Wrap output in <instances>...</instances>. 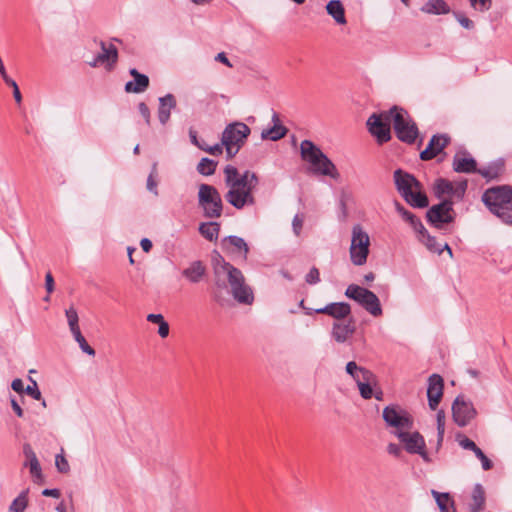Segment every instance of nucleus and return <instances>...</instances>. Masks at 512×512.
Wrapping results in <instances>:
<instances>
[{
  "mask_svg": "<svg viewBox=\"0 0 512 512\" xmlns=\"http://www.w3.org/2000/svg\"><path fill=\"white\" fill-rule=\"evenodd\" d=\"M214 289L213 300L223 306L228 299L225 291L230 288L233 298L240 304L251 305L254 302L252 288L246 283L242 271L226 261L220 254L213 258Z\"/></svg>",
  "mask_w": 512,
  "mask_h": 512,
  "instance_id": "f257e3e1",
  "label": "nucleus"
},
{
  "mask_svg": "<svg viewBox=\"0 0 512 512\" xmlns=\"http://www.w3.org/2000/svg\"><path fill=\"white\" fill-rule=\"evenodd\" d=\"M223 172L225 185L229 188L225 194L226 201L238 210L255 205L253 191L258 185L257 175L249 170L241 174L235 166L230 164L225 166Z\"/></svg>",
  "mask_w": 512,
  "mask_h": 512,
  "instance_id": "f03ea898",
  "label": "nucleus"
},
{
  "mask_svg": "<svg viewBox=\"0 0 512 512\" xmlns=\"http://www.w3.org/2000/svg\"><path fill=\"white\" fill-rule=\"evenodd\" d=\"M482 201L489 211L503 223L512 225L511 186L502 185L487 189L482 195Z\"/></svg>",
  "mask_w": 512,
  "mask_h": 512,
  "instance_id": "7ed1b4c3",
  "label": "nucleus"
},
{
  "mask_svg": "<svg viewBox=\"0 0 512 512\" xmlns=\"http://www.w3.org/2000/svg\"><path fill=\"white\" fill-rule=\"evenodd\" d=\"M394 183L400 196L412 207L426 208L429 204L428 197L423 192V185L414 175L397 169L393 174Z\"/></svg>",
  "mask_w": 512,
  "mask_h": 512,
  "instance_id": "20e7f679",
  "label": "nucleus"
},
{
  "mask_svg": "<svg viewBox=\"0 0 512 512\" xmlns=\"http://www.w3.org/2000/svg\"><path fill=\"white\" fill-rule=\"evenodd\" d=\"M300 154L304 161L309 162L314 171L320 175L329 176L338 180L340 174L334 163L310 140H303L300 144Z\"/></svg>",
  "mask_w": 512,
  "mask_h": 512,
  "instance_id": "39448f33",
  "label": "nucleus"
},
{
  "mask_svg": "<svg viewBox=\"0 0 512 512\" xmlns=\"http://www.w3.org/2000/svg\"><path fill=\"white\" fill-rule=\"evenodd\" d=\"M393 120V128L397 138L407 144H413L418 137L419 130L406 110L393 106L389 110Z\"/></svg>",
  "mask_w": 512,
  "mask_h": 512,
  "instance_id": "423d86ee",
  "label": "nucleus"
},
{
  "mask_svg": "<svg viewBox=\"0 0 512 512\" xmlns=\"http://www.w3.org/2000/svg\"><path fill=\"white\" fill-rule=\"evenodd\" d=\"M198 204L206 218H219L223 212V202L219 191L212 185L200 184Z\"/></svg>",
  "mask_w": 512,
  "mask_h": 512,
  "instance_id": "0eeeda50",
  "label": "nucleus"
},
{
  "mask_svg": "<svg viewBox=\"0 0 512 512\" xmlns=\"http://www.w3.org/2000/svg\"><path fill=\"white\" fill-rule=\"evenodd\" d=\"M345 296L357 302L372 316L382 315L380 300L374 292L359 285L350 284L345 290Z\"/></svg>",
  "mask_w": 512,
  "mask_h": 512,
  "instance_id": "6e6552de",
  "label": "nucleus"
},
{
  "mask_svg": "<svg viewBox=\"0 0 512 512\" xmlns=\"http://www.w3.org/2000/svg\"><path fill=\"white\" fill-rule=\"evenodd\" d=\"M370 239L360 225L353 226L350 245V258L354 265L362 266L369 255Z\"/></svg>",
  "mask_w": 512,
  "mask_h": 512,
  "instance_id": "1a4fd4ad",
  "label": "nucleus"
},
{
  "mask_svg": "<svg viewBox=\"0 0 512 512\" xmlns=\"http://www.w3.org/2000/svg\"><path fill=\"white\" fill-rule=\"evenodd\" d=\"M394 434L404 445V449L407 453L419 455L426 463L432 462V459L426 451L425 439L419 432L397 430Z\"/></svg>",
  "mask_w": 512,
  "mask_h": 512,
  "instance_id": "9d476101",
  "label": "nucleus"
},
{
  "mask_svg": "<svg viewBox=\"0 0 512 512\" xmlns=\"http://www.w3.org/2000/svg\"><path fill=\"white\" fill-rule=\"evenodd\" d=\"M426 218L431 226L442 229L445 224H450L455 220L453 202L444 199L440 203L431 206L426 212Z\"/></svg>",
  "mask_w": 512,
  "mask_h": 512,
  "instance_id": "9b49d317",
  "label": "nucleus"
},
{
  "mask_svg": "<svg viewBox=\"0 0 512 512\" xmlns=\"http://www.w3.org/2000/svg\"><path fill=\"white\" fill-rule=\"evenodd\" d=\"M392 120L389 111L381 114H372L367 120L368 131L373 135L379 144L388 142L391 139L389 121Z\"/></svg>",
  "mask_w": 512,
  "mask_h": 512,
  "instance_id": "f8f14e48",
  "label": "nucleus"
},
{
  "mask_svg": "<svg viewBox=\"0 0 512 512\" xmlns=\"http://www.w3.org/2000/svg\"><path fill=\"white\" fill-rule=\"evenodd\" d=\"M476 415L477 411L470 400L466 399L463 395L455 398L452 404V416L454 422L459 427L467 426Z\"/></svg>",
  "mask_w": 512,
  "mask_h": 512,
  "instance_id": "ddd939ff",
  "label": "nucleus"
},
{
  "mask_svg": "<svg viewBox=\"0 0 512 512\" xmlns=\"http://www.w3.org/2000/svg\"><path fill=\"white\" fill-rule=\"evenodd\" d=\"M382 416L388 426L397 428V430H410L413 427V419L410 414L398 406H386Z\"/></svg>",
  "mask_w": 512,
  "mask_h": 512,
  "instance_id": "4468645a",
  "label": "nucleus"
},
{
  "mask_svg": "<svg viewBox=\"0 0 512 512\" xmlns=\"http://www.w3.org/2000/svg\"><path fill=\"white\" fill-rule=\"evenodd\" d=\"M250 133L251 129L243 122L229 123L222 132L223 144H233L241 148Z\"/></svg>",
  "mask_w": 512,
  "mask_h": 512,
  "instance_id": "2eb2a0df",
  "label": "nucleus"
},
{
  "mask_svg": "<svg viewBox=\"0 0 512 512\" xmlns=\"http://www.w3.org/2000/svg\"><path fill=\"white\" fill-rule=\"evenodd\" d=\"M450 138L447 134H435L431 137L427 147L420 153V159L428 161L439 155L449 144Z\"/></svg>",
  "mask_w": 512,
  "mask_h": 512,
  "instance_id": "dca6fc26",
  "label": "nucleus"
},
{
  "mask_svg": "<svg viewBox=\"0 0 512 512\" xmlns=\"http://www.w3.org/2000/svg\"><path fill=\"white\" fill-rule=\"evenodd\" d=\"M444 382L438 374H432L428 378L427 398L430 409L436 410L443 395Z\"/></svg>",
  "mask_w": 512,
  "mask_h": 512,
  "instance_id": "f3484780",
  "label": "nucleus"
},
{
  "mask_svg": "<svg viewBox=\"0 0 512 512\" xmlns=\"http://www.w3.org/2000/svg\"><path fill=\"white\" fill-rule=\"evenodd\" d=\"M23 454L26 458L25 462L23 463V466L29 468L30 475L35 483H42L44 481L42 469L36 456V453L34 452L29 443H25L23 445Z\"/></svg>",
  "mask_w": 512,
  "mask_h": 512,
  "instance_id": "a211bd4d",
  "label": "nucleus"
},
{
  "mask_svg": "<svg viewBox=\"0 0 512 512\" xmlns=\"http://www.w3.org/2000/svg\"><path fill=\"white\" fill-rule=\"evenodd\" d=\"M222 248L231 254H238L244 261L247 260L249 247L246 241L239 236L230 235L222 240Z\"/></svg>",
  "mask_w": 512,
  "mask_h": 512,
  "instance_id": "6ab92c4d",
  "label": "nucleus"
},
{
  "mask_svg": "<svg viewBox=\"0 0 512 512\" xmlns=\"http://www.w3.org/2000/svg\"><path fill=\"white\" fill-rule=\"evenodd\" d=\"M317 314H326L336 320H343L351 314V306L346 302H332L322 308L315 309Z\"/></svg>",
  "mask_w": 512,
  "mask_h": 512,
  "instance_id": "aec40b11",
  "label": "nucleus"
},
{
  "mask_svg": "<svg viewBox=\"0 0 512 512\" xmlns=\"http://www.w3.org/2000/svg\"><path fill=\"white\" fill-rule=\"evenodd\" d=\"M452 165L453 170L457 173H474L478 171L476 160L467 151L456 153Z\"/></svg>",
  "mask_w": 512,
  "mask_h": 512,
  "instance_id": "412c9836",
  "label": "nucleus"
},
{
  "mask_svg": "<svg viewBox=\"0 0 512 512\" xmlns=\"http://www.w3.org/2000/svg\"><path fill=\"white\" fill-rule=\"evenodd\" d=\"M355 330L354 320L350 318L347 323L334 322L331 335L337 343H344L355 333Z\"/></svg>",
  "mask_w": 512,
  "mask_h": 512,
  "instance_id": "4be33fe9",
  "label": "nucleus"
},
{
  "mask_svg": "<svg viewBox=\"0 0 512 512\" xmlns=\"http://www.w3.org/2000/svg\"><path fill=\"white\" fill-rule=\"evenodd\" d=\"M158 119L162 125H166L170 120L171 111L175 109L177 105L176 97L168 93L165 96L159 97L158 99Z\"/></svg>",
  "mask_w": 512,
  "mask_h": 512,
  "instance_id": "5701e85b",
  "label": "nucleus"
},
{
  "mask_svg": "<svg viewBox=\"0 0 512 512\" xmlns=\"http://www.w3.org/2000/svg\"><path fill=\"white\" fill-rule=\"evenodd\" d=\"M100 45H101L102 52L99 53L93 59V61H90L88 64L91 67H97L98 65H100L106 61H111L112 63H116L117 58H118L117 48L113 44L106 46L105 42H103V41L100 42Z\"/></svg>",
  "mask_w": 512,
  "mask_h": 512,
  "instance_id": "b1692460",
  "label": "nucleus"
},
{
  "mask_svg": "<svg viewBox=\"0 0 512 512\" xmlns=\"http://www.w3.org/2000/svg\"><path fill=\"white\" fill-rule=\"evenodd\" d=\"M182 275L193 284L202 281L206 275V267L201 261H193L187 268L183 269Z\"/></svg>",
  "mask_w": 512,
  "mask_h": 512,
  "instance_id": "393cba45",
  "label": "nucleus"
},
{
  "mask_svg": "<svg viewBox=\"0 0 512 512\" xmlns=\"http://www.w3.org/2000/svg\"><path fill=\"white\" fill-rule=\"evenodd\" d=\"M272 120L274 122L273 127L264 129L261 132V138L264 140L269 139L271 141H278L286 136L288 129L279 123L277 113H273Z\"/></svg>",
  "mask_w": 512,
  "mask_h": 512,
  "instance_id": "a878e982",
  "label": "nucleus"
},
{
  "mask_svg": "<svg viewBox=\"0 0 512 512\" xmlns=\"http://www.w3.org/2000/svg\"><path fill=\"white\" fill-rule=\"evenodd\" d=\"M345 371L353 378L356 384L362 380H374V374L370 370L358 366L355 361L348 362L346 364Z\"/></svg>",
  "mask_w": 512,
  "mask_h": 512,
  "instance_id": "bb28decb",
  "label": "nucleus"
},
{
  "mask_svg": "<svg viewBox=\"0 0 512 512\" xmlns=\"http://www.w3.org/2000/svg\"><path fill=\"white\" fill-rule=\"evenodd\" d=\"M326 12L337 24L344 25L347 23L345 9L340 0H330L326 4Z\"/></svg>",
  "mask_w": 512,
  "mask_h": 512,
  "instance_id": "cd10ccee",
  "label": "nucleus"
},
{
  "mask_svg": "<svg viewBox=\"0 0 512 512\" xmlns=\"http://www.w3.org/2000/svg\"><path fill=\"white\" fill-rule=\"evenodd\" d=\"M504 171V161L503 159H498L496 161L491 162L485 167H481L478 169L477 173H479L482 177L487 180L497 179Z\"/></svg>",
  "mask_w": 512,
  "mask_h": 512,
  "instance_id": "c85d7f7f",
  "label": "nucleus"
},
{
  "mask_svg": "<svg viewBox=\"0 0 512 512\" xmlns=\"http://www.w3.org/2000/svg\"><path fill=\"white\" fill-rule=\"evenodd\" d=\"M396 211L401 215L404 221L408 222L413 230L418 234L421 230H424V225L421 220L412 212L405 209L399 202H395Z\"/></svg>",
  "mask_w": 512,
  "mask_h": 512,
  "instance_id": "c756f323",
  "label": "nucleus"
},
{
  "mask_svg": "<svg viewBox=\"0 0 512 512\" xmlns=\"http://www.w3.org/2000/svg\"><path fill=\"white\" fill-rule=\"evenodd\" d=\"M421 11L432 15H442L450 13V7L444 0H428Z\"/></svg>",
  "mask_w": 512,
  "mask_h": 512,
  "instance_id": "7c9ffc66",
  "label": "nucleus"
},
{
  "mask_svg": "<svg viewBox=\"0 0 512 512\" xmlns=\"http://www.w3.org/2000/svg\"><path fill=\"white\" fill-rule=\"evenodd\" d=\"M471 499L472 502L469 505L470 512H480L485 505V491L481 484H475Z\"/></svg>",
  "mask_w": 512,
  "mask_h": 512,
  "instance_id": "2f4dec72",
  "label": "nucleus"
},
{
  "mask_svg": "<svg viewBox=\"0 0 512 512\" xmlns=\"http://www.w3.org/2000/svg\"><path fill=\"white\" fill-rule=\"evenodd\" d=\"M149 87V77L145 74L138 75L134 81H128L125 84L127 93H142Z\"/></svg>",
  "mask_w": 512,
  "mask_h": 512,
  "instance_id": "473e14b6",
  "label": "nucleus"
},
{
  "mask_svg": "<svg viewBox=\"0 0 512 512\" xmlns=\"http://www.w3.org/2000/svg\"><path fill=\"white\" fill-rule=\"evenodd\" d=\"M431 493L441 512H455L454 501L449 493H441L436 490H432Z\"/></svg>",
  "mask_w": 512,
  "mask_h": 512,
  "instance_id": "72a5a7b5",
  "label": "nucleus"
},
{
  "mask_svg": "<svg viewBox=\"0 0 512 512\" xmlns=\"http://www.w3.org/2000/svg\"><path fill=\"white\" fill-rule=\"evenodd\" d=\"M418 240L423 243L426 248L433 253L441 254L443 252V249L441 248V244L437 243L435 237L431 236L426 228L424 227V230H421L417 234Z\"/></svg>",
  "mask_w": 512,
  "mask_h": 512,
  "instance_id": "f704fd0d",
  "label": "nucleus"
},
{
  "mask_svg": "<svg viewBox=\"0 0 512 512\" xmlns=\"http://www.w3.org/2000/svg\"><path fill=\"white\" fill-rule=\"evenodd\" d=\"M220 231V225L217 222L201 223L199 226L200 234L209 241L216 240Z\"/></svg>",
  "mask_w": 512,
  "mask_h": 512,
  "instance_id": "c9c22d12",
  "label": "nucleus"
},
{
  "mask_svg": "<svg viewBox=\"0 0 512 512\" xmlns=\"http://www.w3.org/2000/svg\"><path fill=\"white\" fill-rule=\"evenodd\" d=\"M217 164V161L210 159L208 157H203L199 161L196 170L199 174L203 176H210L215 173Z\"/></svg>",
  "mask_w": 512,
  "mask_h": 512,
  "instance_id": "e433bc0d",
  "label": "nucleus"
},
{
  "mask_svg": "<svg viewBox=\"0 0 512 512\" xmlns=\"http://www.w3.org/2000/svg\"><path fill=\"white\" fill-rule=\"evenodd\" d=\"M28 489L23 490L9 506V512H24L28 506Z\"/></svg>",
  "mask_w": 512,
  "mask_h": 512,
  "instance_id": "4c0bfd02",
  "label": "nucleus"
},
{
  "mask_svg": "<svg viewBox=\"0 0 512 512\" xmlns=\"http://www.w3.org/2000/svg\"><path fill=\"white\" fill-rule=\"evenodd\" d=\"M434 193L437 198H442L444 194L454 193V186L446 179H437L434 185Z\"/></svg>",
  "mask_w": 512,
  "mask_h": 512,
  "instance_id": "58836bf2",
  "label": "nucleus"
},
{
  "mask_svg": "<svg viewBox=\"0 0 512 512\" xmlns=\"http://www.w3.org/2000/svg\"><path fill=\"white\" fill-rule=\"evenodd\" d=\"M65 315L67 318L68 326L71 333L77 332L80 330L79 328V317L77 310L71 306L68 309L65 310Z\"/></svg>",
  "mask_w": 512,
  "mask_h": 512,
  "instance_id": "ea45409f",
  "label": "nucleus"
},
{
  "mask_svg": "<svg viewBox=\"0 0 512 512\" xmlns=\"http://www.w3.org/2000/svg\"><path fill=\"white\" fill-rule=\"evenodd\" d=\"M75 341L78 343L82 352L88 354L89 356L95 355V350L87 343L86 339L82 335L81 331H77L72 333Z\"/></svg>",
  "mask_w": 512,
  "mask_h": 512,
  "instance_id": "a19ab883",
  "label": "nucleus"
},
{
  "mask_svg": "<svg viewBox=\"0 0 512 512\" xmlns=\"http://www.w3.org/2000/svg\"><path fill=\"white\" fill-rule=\"evenodd\" d=\"M375 383V379L374 380H362L361 382L357 383V386L359 388V392H360V395L362 398L364 399H370L374 392H373V388H372V384Z\"/></svg>",
  "mask_w": 512,
  "mask_h": 512,
  "instance_id": "79ce46f5",
  "label": "nucleus"
},
{
  "mask_svg": "<svg viewBox=\"0 0 512 512\" xmlns=\"http://www.w3.org/2000/svg\"><path fill=\"white\" fill-rule=\"evenodd\" d=\"M456 440L458 444L465 450H471L473 451V453H475L477 449H479V447L475 444L474 441L461 434H458L456 436Z\"/></svg>",
  "mask_w": 512,
  "mask_h": 512,
  "instance_id": "37998d69",
  "label": "nucleus"
},
{
  "mask_svg": "<svg viewBox=\"0 0 512 512\" xmlns=\"http://www.w3.org/2000/svg\"><path fill=\"white\" fill-rule=\"evenodd\" d=\"M30 381H31L32 384L28 385L27 387H25L24 393H26L27 395L31 396L35 400H41L42 399V394H41V391L38 388L37 382L35 380H33L32 378H30Z\"/></svg>",
  "mask_w": 512,
  "mask_h": 512,
  "instance_id": "c03bdc74",
  "label": "nucleus"
},
{
  "mask_svg": "<svg viewBox=\"0 0 512 512\" xmlns=\"http://www.w3.org/2000/svg\"><path fill=\"white\" fill-rule=\"evenodd\" d=\"M471 7L479 12L488 11L492 6V0H469Z\"/></svg>",
  "mask_w": 512,
  "mask_h": 512,
  "instance_id": "a18cd8bd",
  "label": "nucleus"
},
{
  "mask_svg": "<svg viewBox=\"0 0 512 512\" xmlns=\"http://www.w3.org/2000/svg\"><path fill=\"white\" fill-rule=\"evenodd\" d=\"M156 165H157L156 163L153 164L152 171L147 178V189H148V191L153 193L155 196L158 195V190H157L158 183L155 180Z\"/></svg>",
  "mask_w": 512,
  "mask_h": 512,
  "instance_id": "49530a36",
  "label": "nucleus"
},
{
  "mask_svg": "<svg viewBox=\"0 0 512 512\" xmlns=\"http://www.w3.org/2000/svg\"><path fill=\"white\" fill-rule=\"evenodd\" d=\"M55 465L60 473H68L70 470V466L67 459L61 454L56 455Z\"/></svg>",
  "mask_w": 512,
  "mask_h": 512,
  "instance_id": "de8ad7c7",
  "label": "nucleus"
},
{
  "mask_svg": "<svg viewBox=\"0 0 512 512\" xmlns=\"http://www.w3.org/2000/svg\"><path fill=\"white\" fill-rule=\"evenodd\" d=\"M454 17L458 23L465 29L471 30L474 28V22L460 12H453Z\"/></svg>",
  "mask_w": 512,
  "mask_h": 512,
  "instance_id": "09e8293b",
  "label": "nucleus"
},
{
  "mask_svg": "<svg viewBox=\"0 0 512 512\" xmlns=\"http://www.w3.org/2000/svg\"><path fill=\"white\" fill-rule=\"evenodd\" d=\"M306 283L310 285H315L320 282V272L318 268L312 267L310 271L305 276Z\"/></svg>",
  "mask_w": 512,
  "mask_h": 512,
  "instance_id": "8fccbe9b",
  "label": "nucleus"
},
{
  "mask_svg": "<svg viewBox=\"0 0 512 512\" xmlns=\"http://www.w3.org/2000/svg\"><path fill=\"white\" fill-rule=\"evenodd\" d=\"M474 454L481 461L482 468L484 470L487 471L492 468V466H493L492 461L484 454V452L480 448L477 449V451Z\"/></svg>",
  "mask_w": 512,
  "mask_h": 512,
  "instance_id": "3c124183",
  "label": "nucleus"
},
{
  "mask_svg": "<svg viewBox=\"0 0 512 512\" xmlns=\"http://www.w3.org/2000/svg\"><path fill=\"white\" fill-rule=\"evenodd\" d=\"M189 138L191 143L198 147L200 150L204 151L206 149L207 143L204 140H199L197 137V132L192 128L189 129Z\"/></svg>",
  "mask_w": 512,
  "mask_h": 512,
  "instance_id": "603ef678",
  "label": "nucleus"
},
{
  "mask_svg": "<svg viewBox=\"0 0 512 512\" xmlns=\"http://www.w3.org/2000/svg\"><path fill=\"white\" fill-rule=\"evenodd\" d=\"M437 420V433L439 436H444L445 434V412L443 410H439L436 414Z\"/></svg>",
  "mask_w": 512,
  "mask_h": 512,
  "instance_id": "864d4df0",
  "label": "nucleus"
},
{
  "mask_svg": "<svg viewBox=\"0 0 512 512\" xmlns=\"http://www.w3.org/2000/svg\"><path fill=\"white\" fill-rule=\"evenodd\" d=\"M138 110L145 123L149 126L151 124V113L147 104L145 102H140L138 104Z\"/></svg>",
  "mask_w": 512,
  "mask_h": 512,
  "instance_id": "5fc2aeb1",
  "label": "nucleus"
},
{
  "mask_svg": "<svg viewBox=\"0 0 512 512\" xmlns=\"http://www.w3.org/2000/svg\"><path fill=\"white\" fill-rule=\"evenodd\" d=\"M304 217L296 214L292 220V229L296 236H299L303 227Z\"/></svg>",
  "mask_w": 512,
  "mask_h": 512,
  "instance_id": "6e6d98bb",
  "label": "nucleus"
},
{
  "mask_svg": "<svg viewBox=\"0 0 512 512\" xmlns=\"http://www.w3.org/2000/svg\"><path fill=\"white\" fill-rule=\"evenodd\" d=\"M223 147H224L223 137L221 136V143H217L213 146H210L207 144L206 149L204 151L211 155H220L223 152Z\"/></svg>",
  "mask_w": 512,
  "mask_h": 512,
  "instance_id": "4d7b16f0",
  "label": "nucleus"
},
{
  "mask_svg": "<svg viewBox=\"0 0 512 512\" xmlns=\"http://www.w3.org/2000/svg\"><path fill=\"white\" fill-rule=\"evenodd\" d=\"M45 289L48 294H51L55 289L54 278H53L51 272H48L45 275Z\"/></svg>",
  "mask_w": 512,
  "mask_h": 512,
  "instance_id": "13d9d810",
  "label": "nucleus"
},
{
  "mask_svg": "<svg viewBox=\"0 0 512 512\" xmlns=\"http://www.w3.org/2000/svg\"><path fill=\"white\" fill-rule=\"evenodd\" d=\"M224 147L226 149V155L227 159H232L241 148H238V146L233 144H224Z\"/></svg>",
  "mask_w": 512,
  "mask_h": 512,
  "instance_id": "bf43d9fd",
  "label": "nucleus"
},
{
  "mask_svg": "<svg viewBox=\"0 0 512 512\" xmlns=\"http://www.w3.org/2000/svg\"><path fill=\"white\" fill-rule=\"evenodd\" d=\"M11 388L19 394L25 391L23 381L20 378H16L12 381Z\"/></svg>",
  "mask_w": 512,
  "mask_h": 512,
  "instance_id": "052dcab7",
  "label": "nucleus"
},
{
  "mask_svg": "<svg viewBox=\"0 0 512 512\" xmlns=\"http://www.w3.org/2000/svg\"><path fill=\"white\" fill-rule=\"evenodd\" d=\"M387 451L389 454L399 457L402 453V448L394 443H390L387 446Z\"/></svg>",
  "mask_w": 512,
  "mask_h": 512,
  "instance_id": "680f3d73",
  "label": "nucleus"
},
{
  "mask_svg": "<svg viewBox=\"0 0 512 512\" xmlns=\"http://www.w3.org/2000/svg\"><path fill=\"white\" fill-rule=\"evenodd\" d=\"M147 321L160 325L163 321H165L162 314H148L147 315Z\"/></svg>",
  "mask_w": 512,
  "mask_h": 512,
  "instance_id": "e2e57ef3",
  "label": "nucleus"
},
{
  "mask_svg": "<svg viewBox=\"0 0 512 512\" xmlns=\"http://www.w3.org/2000/svg\"><path fill=\"white\" fill-rule=\"evenodd\" d=\"M158 326V334L160 335V337L166 338L169 335V324L166 321H163Z\"/></svg>",
  "mask_w": 512,
  "mask_h": 512,
  "instance_id": "0e129e2a",
  "label": "nucleus"
},
{
  "mask_svg": "<svg viewBox=\"0 0 512 512\" xmlns=\"http://www.w3.org/2000/svg\"><path fill=\"white\" fill-rule=\"evenodd\" d=\"M42 495L46 497H53V498H59L61 493L59 489L53 488V489H44L42 491Z\"/></svg>",
  "mask_w": 512,
  "mask_h": 512,
  "instance_id": "69168bd1",
  "label": "nucleus"
},
{
  "mask_svg": "<svg viewBox=\"0 0 512 512\" xmlns=\"http://www.w3.org/2000/svg\"><path fill=\"white\" fill-rule=\"evenodd\" d=\"M10 402H11V407H12L13 411L15 412V414L20 418L23 417L24 412H23V409L18 404V402L14 398H11Z\"/></svg>",
  "mask_w": 512,
  "mask_h": 512,
  "instance_id": "338daca9",
  "label": "nucleus"
},
{
  "mask_svg": "<svg viewBox=\"0 0 512 512\" xmlns=\"http://www.w3.org/2000/svg\"><path fill=\"white\" fill-rule=\"evenodd\" d=\"M215 60L225 64L228 67H232V64L230 63L229 59L227 58L224 52L218 53L215 57Z\"/></svg>",
  "mask_w": 512,
  "mask_h": 512,
  "instance_id": "774afa93",
  "label": "nucleus"
}]
</instances>
